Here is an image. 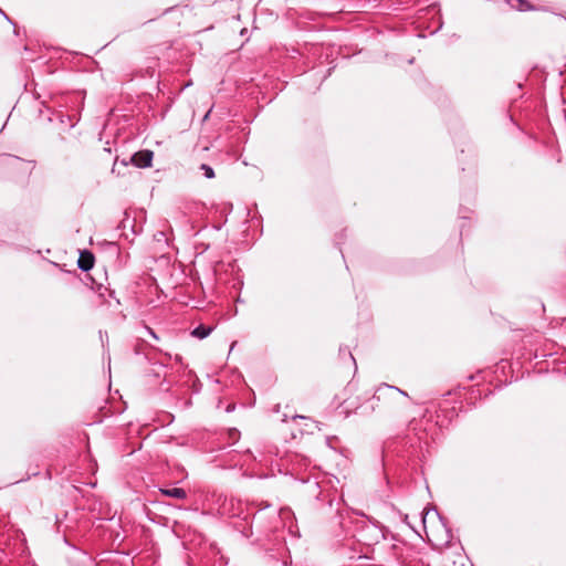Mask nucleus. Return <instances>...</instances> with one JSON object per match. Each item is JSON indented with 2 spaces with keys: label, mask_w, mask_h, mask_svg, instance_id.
<instances>
[{
  "label": "nucleus",
  "mask_w": 566,
  "mask_h": 566,
  "mask_svg": "<svg viewBox=\"0 0 566 566\" xmlns=\"http://www.w3.org/2000/svg\"><path fill=\"white\" fill-rule=\"evenodd\" d=\"M399 396L408 397V394L396 386L381 384L377 387L374 396L361 408L373 412L375 411L377 403L389 405L394 402Z\"/></svg>",
  "instance_id": "1"
},
{
  "label": "nucleus",
  "mask_w": 566,
  "mask_h": 566,
  "mask_svg": "<svg viewBox=\"0 0 566 566\" xmlns=\"http://www.w3.org/2000/svg\"><path fill=\"white\" fill-rule=\"evenodd\" d=\"M384 538L385 535L381 527L375 524H366L359 532V541L364 542L366 545L377 544Z\"/></svg>",
  "instance_id": "2"
},
{
  "label": "nucleus",
  "mask_w": 566,
  "mask_h": 566,
  "mask_svg": "<svg viewBox=\"0 0 566 566\" xmlns=\"http://www.w3.org/2000/svg\"><path fill=\"white\" fill-rule=\"evenodd\" d=\"M154 153L149 149H143L129 157L130 164L138 168H148L151 166Z\"/></svg>",
  "instance_id": "3"
},
{
  "label": "nucleus",
  "mask_w": 566,
  "mask_h": 566,
  "mask_svg": "<svg viewBox=\"0 0 566 566\" xmlns=\"http://www.w3.org/2000/svg\"><path fill=\"white\" fill-rule=\"evenodd\" d=\"M78 269L84 272H88L94 266V255L92 252L84 250L80 253L77 261Z\"/></svg>",
  "instance_id": "4"
},
{
  "label": "nucleus",
  "mask_w": 566,
  "mask_h": 566,
  "mask_svg": "<svg viewBox=\"0 0 566 566\" xmlns=\"http://www.w3.org/2000/svg\"><path fill=\"white\" fill-rule=\"evenodd\" d=\"M160 493L168 497L184 500L187 497V493L181 488L160 489Z\"/></svg>",
  "instance_id": "5"
},
{
  "label": "nucleus",
  "mask_w": 566,
  "mask_h": 566,
  "mask_svg": "<svg viewBox=\"0 0 566 566\" xmlns=\"http://www.w3.org/2000/svg\"><path fill=\"white\" fill-rule=\"evenodd\" d=\"M212 331H213L212 326H207V325L200 324L192 329L191 335L196 338L205 339L212 333Z\"/></svg>",
  "instance_id": "6"
},
{
  "label": "nucleus",
  "mask_w": 566,
  "mask_h": 566,
  "mask_svg": "<svg viewBox=\"0 0 566 566\" xmlns=\"http://www.w3.org/2000/svg\"><path fill=\"white\" fill-rule=\"evenodd\" d=\"M507 2H511V0H506ZM518 2L517 7H514L515 9L520 11H530L534 10V7L528 3L527 0H516Z\"/></svg>",
  "instance_id": "7"
},
{
  "label": "nucleus",
  "mask_w": 566,
  "mask_h": 566,
  "mask_svg": "<svg viewBox=\"0 0 566 566\" xmlns=\"http://www.w3.org/2000/svg\"><path fill=\"white\" fill-rule=\"evenodd\" d=\"M200 170L203 172L205 177L208 179H212L214 177L213 168L207 164H201Z\"/></svg>",
  "instance_id": "8"
},
{
  "label": "nucleus",
  "mask_w": 566,
  "mask_h": 566,
  "mask_svg": "<svg viewBox=\"0 0 566 566\" xmlns=\"http://www.w3.org/2000/svg\"><path fill=\"white\" fill-rule=\"evenodd\" d=\"M339 353L343 354V355H346V353L348 354L349 358L353 360L354 365L356 366V361H355V358L354 356L352 355V353L348 350L347 347H340L339 348Z\"/></svg>",
  "instance_id": "9"
},
{
  "label": "nucleus",
  "mask_w": 566,
  "mask_h": 566,
  "mask_svg": "<svg viewBox=\"0 0 566 566\" xmlns=\"http://www.w3.org/2000/svg\"><path fill=\"white\" fill-rule=\"evenodd\" d=\"M337 518H338L339 526L343 528L344 527V513L340 512L339 510H337Z\"/></svg>",
  "instance_id": "10"
},
{
  "label": "nucleus",
  "mask_w": 566,
  "mask_h": 566,
  "mask_svg": "<svg viewBox=\"0 0 566 566\" xmlns=\"http://www.w3.org/2000/svg\"><path fill=\"white\" fill-rule=\"evenodd\" d=\"M146 331L147 333L155 339H158V336L156 335V333L154 332V329H151L150 327L146 326Z\"/></svg>",
  "instance_id": "11"
},
{
  "label": "nucleus",
  "mask_w": 566,
  "mask_h": 566,
  "mask_svg": "<svg viewBox=\"0 0 566 566\" xmlns=\"http://www.w3.org/2000/svg\"><path fill=\"white\" fill-rule=\"evenodd\" d=\"M7 157H8L9 159H13V160L22 161V159H21L20 157H18V156L7 155Z\"/></svg>",
  "instance_id": "12"
},
{
  "label": "nucleus",
  "mask_w": 566,
  "mask_h": 566,
  "mask_svg": "<svg viewBox=\"0 0 566 566\" xmlns=\"http://www.w3.org/2000/svg\"><path fill=\"white\" fill-rule=\"evenodd\" d=\"M129 163H130V161H129V159H128V160H127V159H122V160H120V164H122L123 166H127Z\"/></svg>",
  "instance_id": "13"
},
{
  "label": "nucleus",
  "mask_w": 566,
  "mask_h": 566,
  "mask_svg": "<svg viewBox=\"0 0 566 566\" xmlns=\"http://www.w3.org/2000/svg\"><path fill=\"white\" fill-rule=\"evenodd\" d=\"M0 13L10 22L12 23V21L9 19V17L0 9Z\"/></svg>",
  "instance_id": "14"
},
{
  "label": "nucleus",
  "mask_w": 566,
  "mask_h": 566,
  "mask_svg": "<svg viewBox=\"0 0 566 566\" xmlns=\"http://www.w3.org/2000/svg\"><path fill=\"white\" fill-rule=\"evenodd\" d=\"M241 35H247V29H243V30L241 31Z\"/></svg>",
  "instance_id": "15"
},
{
  "label": "nucleus",
  "mask_w": 566,
  "mask_h": 566,
  "mask_svg": "<svg viewBox=\"0 0 566 566\" xmlns=\"http://www.w3.org/2000/svg\"><path fill=\"white\" fill-rule=\"evenodd\" d=\"M233 408H234V407L229 406V407L227 408V411H228V412H230L231 410H233Z\"/></svg>",
  "instance_id": "16"
},
{
  "label": "nucleus",
  "mask_w": 566,
  "mask_h": 566,
  "mask_svg": "<svg viewBox=\"0 0 566 566\" xmlns=\"http://www.w3.org/2000/svg\"><path fill=\"white\" fill-rule=\"evenodd\" d=\"M235 344H237L235 342H233V343L231 344L230 350H232V349H233V347L235 346Z\"/></svg>",
  "instance_id": "17"
},
{
  "label": "nucleus",
  "mask_w": 566,
  "mask_h": 566,
  "mask_svg": "<svg viewBox=\"0 0 566 566\" xmlns=\"http://www.w3.org/2000/svg\"><path fill=\"white\" fill-rule=\"evenodd\" d=\"M118 163V158L115 159V163H114V166H116ZM115 169V167H113V170Z\"/></svg>",
  "instance_id": "18"
}]
</instances>
